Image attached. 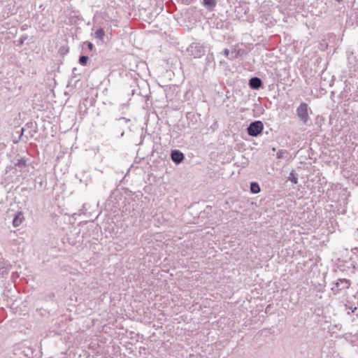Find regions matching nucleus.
Here are the masks:
<instances>
[{
  "mask_svg": "<svg viewBox=\"0 0 358 358\" xmlns=\"http://www.w3.org/2000/svg\"><path fill=\"white\" fill-rule=\"evenodd\" d=\"M351 283L349 280L341 278L332 283L331 289L334 294H337L342 290L348 289Z\"/></svg>",
  "mask_w": 358,
  "mask_h": 358,
  "instance_id": "1",
  "label": "nucleus"
},
{
  "mask_svg": "<svg viewBox=\"0 0 358 358\" xmlns=\"http://www.w3.org/2000/svg\"><path fill=\"white\" fill-rule=\"evenodd\" d=\"M309 110L310 108L306 103H301L296 108V115L303 124H306L309 120Z\"/></svg>",
  "mask_w": 358,
  "mask_h": 358,
  "instance_id": "2",
  "label": "nucleus"
},
{
  "mask_svg": "<svg viewBox=\"0 0 358 358\" xmlns=\"http://www.w3.org/2000/svg\"><path fill=\"white\" fill-rule=\"evenodd\" d=\"M263 129L264 124L259 120L251 122L247 128L248 134L250 136H257L262 132Z\"/></svg>",
  "mask_w": 358,
  "mask_h": 358,
  "instance_id": "3",
  "label": "nucleus"
},
{
  "mask_svg": "<svg viewBox=\"0 0 358 358\" xmlns=\"http://www.w3.org/2000/svg\"><path fill=\"white\" fill-rule=\"evenodd\" d=\"M171 159L176 164H180L184 159V155L179 150H175L171 152Z\"/></svg>",
  "mask_w": 358,
  "mask_h": 358,
  "instance_id": "4",
  "label": "nucleus"
},
{
  "mask_svg": "<svg viewBox=\"0 0 358 358\" xmlns=\"http://www.w3.org/2000/svg\"><path fill=\"white\" fill-rule=\"evenodd\" d=\"M262 82L260 78L257 77L252 78L249 81L250 87L252 89L257 90L262 86Z\"/></svg>",
  "mask_w": 358,
  "mask_h": 358,
  "instance_id": "5",
  "label": "nucleus"
},
{
  "mask_svg": "<svg viewBox=\"0 0 358 358\" xmlns=\"http://www.w3.org/2000/svg\"><path fill=\"white\" fill-rule=\"evenodd\" d=\"M24 220V216L22 213L18 212L17 214H15L13 220V224L15 227H19Z\"/></svg>",
  "mask_w": 358,
  "mask_h": 358,
  "instance_id": "6",
  "label": "nucleus"
},
{
  "mask_svg": "<svg viewBox=\"0 0 358 358\" xmlns=\"http://www.w3.org/2000/svg\"><path fill=\"white\" fill-rule=\"evenodd\" d=\"M203 5L207 8L212 10L216 6L217 1L216 0H203Z\"/></svg>",
  "mask_w": 358,
  "mask_h": 358,
  "instance_id": "7",
  "label": "nucleus"
},
{
  "mask_svg": "<svg viewBox=\"0 0 358 358\" xmlns=\"http://www.w3.org/2000/svg\"><path fill=\"white\" fill-rule=\"evenodd\" d=\"M105 36V31L103 30V29L102 28H99L95 32H94V37L96 38H98L99 40H103V38Z\"/></svg>",
  "mask_w": 358,
  "mask_h": 358,
  "instance_id": "8",
  "label": "nucleus"
},
{
  "mask_svg": "<svg viewBox=\"0 0 358 358\" xmlns=\"http://www.w3.org/2000/svg\"><path fill=\"white\" fill-rule=\"evenodd\" d=\"M223 54L226 56V57H229V59H235L237 57V53L236 51H232L231 52H230L229 50L227 49V48H225L224 50H223Z\"/></svg>",
  "mask_w": 358,
  "mask_h": 358,
  "instance_id": "9",
  "label": "nucleus"
},
{
  "mask_svg": "<svg viewBox=\"0 0 358 358\" xmlns=\"http://www.w3.org/2000/svg\"><path fill=\"white\" fill-rule=\"evenodd\" d=\"M250 191L254 194H257L260 192V187L258 183L252 182L250 183Z\"/></svg>",
  "mask_w": 358,
  "mask_h": 358,
  "instance_id": "10",
  "label": "nucleus"
},
{
  "mask_svg": "<svg viewBox=\"0 0 358 358\" xmlns=\"http://www.w3.org/2000/svg\"><path fill=\"white\" fill-rule=\"evenodd\" d=\"M288 180H290L294 184H296L298 182V178L296 174L292 171L288 177Z\"/></svg>",
  "mask_w": 358,
  "mask_h": 358,
  "instance_id": "11",
  "label": "nucleus"
},
{
  "mask_svg": "<svg viewBox=\"0 0 358 358\" xmlns=\"http://www.w3.org/2000/svg\"><path fill=\"white\" fill-rule=\"evenodd\" d=\"M15 165L19 168H24L26 166V160L24 158L17 159Z\"/></svg>",
  "mask_w": 358,
  "mask_h": 358,
  "instance_id": "12",
  "label": "nucleus"
},
{
  "mask_svg": "<svg viewBox=\"0 0 358 358\" xmlns=\"http://www.w3.org/2000/svg\"><path fill=\"white\" fill-rule=\"evenodd\" d=\"M87 60H88V57L83 55V56H80L79 58V63L83 66H85L87 64Z\"/></svg>",
  "mask_w": 358,
  "mask_h": 358,
  "instance_id": "13",
  "label": "nucleus"
},
{
  "mask_svg": "<svg viewBox=\"0 0 358 358\" xmlns=\"http://www.w3.org/2000/svg\"><path fill=\"white\" fill-rule=\"evenodd\" d=\"M354 17L355 19V24L357 27H358V12H354L353 14L351 15L350 19Z\"/></svg>",
  "mask_w": 358,
  "mask_h": 358,
  "instance_id": "14",
  "label": "nucleus"
},
{
  "mask_svg": "<svg viewBox=\"0 0 358 358\" xmlns=\"http://www.w3.org/2000/svg\"><path fill=\"white\" fill-rule=\"evenodd\" d=\"M87 48H88L90 50H92L93 47H94L93 44H92L91 42H87Z\"/></svg>",
  "mask_w": 358,
  "mask_h": 358,
  "instance_id": "15",
  "label": "nucleus"
},
{
  "mask_svg": "<svg viewBox=\"0 0 358 358\" xmlns=\"http://www.w3.org/2000/svg\"><path fill=\"white\" fill-rule=\"evenodd\" d=\"M355 250H356L357 252V254L356 255L355 257H351V259H357V264L358 265V248H355Z\"/></svg>",
  "mask_w": 358,
  "mask_h": 358,
  "instance_id": "16",
  "label": "nucleus"
},
{
  "mask_svg": "<svg viewBox=\"0 0 358 358\" xmlns=\"http://www.w3.org/2000/svg\"><path fill=\"white\" fill-rule=\"evenodd\" d=\"M350 309L351 310L352 313H355V310H357V307H350Z\"/></svg>",
  "mask_w": 358,
  "mask_h": 358,
  "instance_id": "17",
  "label": "nucleus"
},
{
  "mask_svg": "<svg viewBox=\"0 0 358 358\" xmlns=\"http://www.w3.org/2000/svg\"><path fill=\"white\" fill-rule=\"evenodd\" d=\"M200 55H201V54H200V53H199V54H196V55H194V57H200Z\"/></svg>",
  "mask_w": 358,
  "mask_h": 358,
  "instance_id": "18",
  "label": "nucleus"
},
{
  "mask_svg": "<svg viewBox=\"0 0 358 358\" xmlns=\"http://www.w3.org/2000/svg\"><path fill=\"white\" fill-rule=\"evenodd\" d=\"M355 69H358V63L355 64Z\"/></svg>",
  "mask_w": 358,
  "mask_h": 358,
  "instance_id": "19",
  "label": "nucleus"
},
{
  "mask_svg": "<svg viewBox=\"0 0 358 358\" xmlns=\"http://www.w3.org/2000/svg\"><path fill=\"white\" fill-rule=\"evenodd\" d=\"M352 59V57H350L348 58L350 64H351V61H350V60H351Z\"/></svg>",
  "mask_w": 358,
  "mask_h": 358,
  "instance_id": "20",
  "label": "nucleus"
},
{
  "mask_svg": "<svg viewBox=\"0 0 358 358\" xmlns=\"http://www.w3.org/2000/svg\"><path fill=\"white\" fill-rule=\"evenodd\" d=\"M21 131H22V133H23V131H24V129H21Z\"/></svg>",
  "mask_w": 358,
  "mask_h": 358,
  "instance_id": "21",
  "label": "nucleus"
}]
</instances>
